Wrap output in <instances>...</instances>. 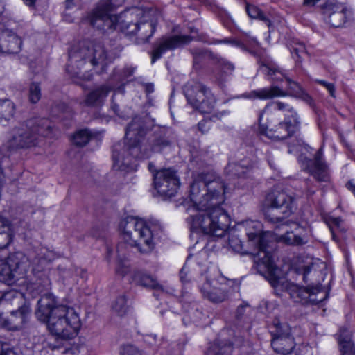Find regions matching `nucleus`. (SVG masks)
<instances>
[{"mask_svg": "<svg viewBox=\"0 0 355 355\" xmlns=\"http://www.w3.org/2000/svg\"><path fill=\"white\" fill-rule=\"evenodd\" d=\"M225 182L213 173H200L190 185L189 209L196 213L187 218L193 232L220 237L230 225V218L220 207L225 200Z\"/></svg>", "mask_w": 355, "mask_h": 355, "instance_id": "obj_1", "label": "nucleus"}, {"mask_svg": "<svg viewBox=\"0 0 355 355\" xmlns=\"http://www.w3.org/2000/svg\"><path fill=\"white\" fill-rule=\"evenodd\" d=\"M247 231L248 245L259 249L255 267L257 272L263 276L278 291H287L295 302L303 304H318L328 297L327 291L321 287L320 283L301 287L279 277V270L272 262L270 253L266 250L272 234L263 232L259 221L248 220L243 223Z\"/></svg>", "mask_w": 355, "mask_h": 355, "instance_id": "obj_2", "label": "nucleus"}, {"mask_svg": "<svg viewBox=\"0 0 355 355\" xmlns=\"http://www.w3.org/2000/svg\"><path fill=\"white\" fill-rule=\"evenodd\" d=\"M110 0H102L89 16L92 26L100 30H112L119 28L127 35H137L142 43L148 42L155 31V11L134 7L119 15L111 14Z\"/></svg>", "mask_w": 355, "mask_h": 355, "instance_id": "obj_3", "label": "nucleus"}, {"mask_svg": "<svg viewBox=\"0 0 355 355\" xmlns=\"http://www.w3.org/2000/svg\"><path fill=\"white\" fill-rule=\"evenodd\" d=\"M150 119L135 116L127 127L125 143H118L114 146V166L120 170L130 167L134 158H144L149 155V149L143 143L148 127Z\"/></svg>", "mask_w": 355, "mask_h": 355, "instance_id": "obj_4", "label": "nucleus"}, {"mask_svg": "<svg viewBox=\"0 0 355 355\" xmlns=\"http://www.w3.org/2000/svg\"><path fill=\"white\" fill-rule=\"evenodd\" d=\"M119 228L122 239L142 253L150 252L154 249L157 238L162 231L158 222L132 216L122 219Z\"/></svg>", "mask_w": 355, "mask_h": 355, "instance_id": "obj_5", "label": "nucleus"}, {"mask_svg": "<svg viewBox=\"0 0 355 355\" xmlns=\"http://www.w3.org/2000/svg\"><path fill=\"white\" fill-rule=\"evenodd\" d=\"M37 318L46 324L49 331L58 338H64L67 328V307L58 304L52 295H45L37 302Z\"/></svg>", "mask_w": 355, "mask_h": 355, "instance_id": "obj_6", "label": "nucleus"}, {"mask_svg": "<svg viewBox=\"0 0 355 355\" xmlns=\"http://www.w3.org/2000/svg\"><path fill=\"white\" fill-rule=\"evenodd\" d=\"M50 122L46 119H32L26 123L13 128L8 139L10 148H24L36 146L39 137H48L50 134Z\"/></svg>", "mask_w": 355, "mask_h": 355, "instance_id": "obj_7", "label": "nucleus"}, {"mask_svg": "<svg viewBox=\"0 0 355 355\" xmlns=\"http://www.w3.org/2000/svg\"><path fill=\"white\" fill-rule=\"evenodd\" d=\"M274 121V114L268 106L266 107L259 116V132L261 135L275 141L291 137L300 126L299 118L290 119V115H286L284 121L277 125H275Z\"/></svg>", "mask_w": 355, "mask_h": 355, "instance_id": "obj_8", "label": "nucleus"}, {"mask_svg": "<svg viewBox=\"0 0 355 355\" xmlns=\"http://www.w3.org/2000/svg\"><path fill=\"white\" fill-rule=\"evenodd\" d=\"M265 202L268 206L265 217L270 223L288 225V221H284L288 218L295 209V199L286 192L272 190L266 196Z\"/></svg>", "mask_w": 355, "mask_h": 355, "instance_id": "obj_9", "label": "nucleus"}, {"mask_svg": "<svg viewBox=\"0 0 355 355\" xmlns=\"http://www.w3.org/2000/svg\"><path fill=\"white\" fill-rule=\"evenodd\" d=\"M286 80L288 85V94L282 91L279 87L277 86H272L268 88H263L259 90L252 91L249 94H245V96L249 98H259L262 100H266L277 96H286L287 95H290L301 98L309 103H311V96L302 89L298 83L293 81L289 78H286Z\"/></svg>", "mask_w": 355, "mask_h": 355, "instance_id": "obj_10", "label": "nucleus"}, {"mask_svg": "<svg viewBox=\"0 0 355 355\" xmlns=\"http://www.w3.org/2000/svg\"><path fill=\"white\" fill-rule=\"evenodd\" d=\"M180 180L176 171L172 168H163L153 174V187L162 196L171 198L177 193Z\"/></svg>", "mask_w": 355, "mask_h": 355, "instance_id": "obj_11", "label": "nucleus"}, {"mask_svg": "<svg viewBox=\"0 0 355 355\" xmlns=\"http://www.w3.org/2000/svg\"><path fill=\"white\" fill-rule=\"evenodd\" d=\"M326 21L333 27L342 26L352 17L351 10L344 3L328 1L322 6Z\"/></svg>", "mask_w": 355, "mask_h": 355, "instance_id": "obj_12", "label": "nucleus"}, {"mask_svg": "<svg viewBox=\"0 0 355 355\" xmlns=\"http://www.w3.org/2000/svg\"><path fill=\"white\" fill-rule=\"evenodd\" d=\"M275 326L276 330L271 343L272 348L277 353L289 354L295 348L293 338L290 336L289 327L279 322L275 323Z\"/></svg>", "mask_w": 355, "mask_h": 355, "instance_id": "obj_13", "label": "nucleus"}, {"mask_svg": "<svg viewBox=\"0 0 355 355\" xmlns=\"http://www.w3.org/2000/svg\"><path fill=\"white\" fill-rule=\"evenodd\" d=\"M200 288L203 297L213 303H221L227 299L229 286L225 280L219 282L206 279Z\"/></svg>", "mask_w": 355, "mask_h": 355, "instance_id": "obj_14", "label": "nucleus"}, {"mask_svg": "<svg viewBox=\"0 0 355 355\" xmlns=\"http://www.w3.org/2000/svg\"><path fill=\"white\" fill-rule=\"evenodd\" d=\"M194 37L189 35H174L161 38L156 44L152 53V62L160 58L163 53L169 50L179 48L189 43Z\"/></svg>", "mask_w": 355, "mask_h": 355, "instance_id": "obj_15", "label": "nucleus"}, {"mask_svg": "<svg viewBox=\"0 0 355 355\" xmlns=\"http://www.w3.org/2000/svg\"><path fill=\"white\" fill-rule=\"evenodd\" d=\"M84 54L86 60L94 67H100L102 70L114 60V58L108 53L107 49L101 43L91 44Z\"/></svg>", "mask_w": 355, "mask_h": 355, "instance_id": "obj_16", "label": "nucleus"}, {"mask_svg": "<svg viewBox=\"0 0 355 355\" xmlns=\"http://www.w3.org/2000/svg\"><path fill=\"white\" fill-rule=\"evenodd\" d=\"M31 312L30 306L24 305L18 310L12 311L9 319L5 318L0 314V325L9 330L19 329L28 322Z\"/></svg>", "mask_w": 355, "mask_h": 355, "instance_id": "obj_17", "label": "nucleus"}, {"mask_svg": "<svg viewBox=\"0 0 355 355\" xmlns=\"http://www.w3.org/2000/svg\"><path fill=\"white\" fill-rule=\"evenodd\" d=\"M210 91L203 84L191 80L188 82L184 88V95L188 103L194 108L202 98Z\"/></svg>", "mask_w": 355, "mask_h": 355, "instance_id": "obj_18", "label": "nucleus"}, {"mask_svg": "<svg viewBox=\"0 0 355 355\" xmlns=\"http://www.w3.org/2000/svg\"><path fill=\"white\" fill-rule=\"evenodd\" d=\"M21 39L9 30L0 31V52L4 53H17L21 49Z\"/></svg>", "mask_w": 355, "mask_h": 355, "instance_id": "obj_19", "label": "nucleus"}, {"mask_svg": "<svg viewBox=\"0 0 355 355\" xmlns=\"http://www.w3.org/2000/svg\"><path fill=\"white\" fill-rule=\"evenodd\" d=\"M322 148L317 152L313 161L310 160L309 171L310 173L318 180L327 182L328 180L327 166L322 161Z\"/></svg>", "mask_w": 355, "mask_h": 355, "instance_id": "obj_20", "label": "nucleus"}, {"mask_svg": "<svg viewBox=\"0 0 355 355\" xmlns=\"http://www.w3.org/2000/svg\"><path fill=\"white\" fill-rule=\"evenodd\" d=\"M279 241L291 245H302L308 242L304 229L296 225L293 231L286 232L277 239Z\"/></svg>", "mask_w": 355, "mask_h": 355, "instance_id": "obj_21", "label": "nucleus"}, {"mask_svg": "<svg viewBox=\"0 0 355 355\" xmlns=\"http://www.w3.org/2000/svg\"><path fill=\"white\" fill-rule=\"evenodd\" d=\"M15 237V231L11 221L0 214V249L10 245Z\"/></svg>", "mask_w": 355, "mask_h": 355, "instance_id": "obj_22", "label": "nucleus"}, {"mask_svg": "<svg viewBox=\"0 0 355 355\" xmlns=\"http://www.w3.org/2000/svg\"><path fill=\"white\" fill-rule=\"evenodd\" d=\"M112 88L107 85H101L90 92L86 98L85 103L89 106H99L103 103Z\"/></svg>", "mask_w": 355, "mask_h": 355, "instance_id": "obj_23", "label": "nucleus"}, {"mask_svg": "<svg viewBox=\"0 0 355 355\" xmlns=\"http://www.w3.org/2000/svg\"><path fill=\"white\" fill-rule=\"evenodd\" d=\"M338 345L342 355H354V345L352 340V334L347 328H341L338 336Z\"/></svg>", "mask_w": 355, "mask_h": 355, "instance_id": "obj_24", "label": "nucleus"}, {"mask_svg": "<svg viewBox=\"0 0 355 355\" xmlns=\"http://www.w3.org/2000/svg\"><path fill=\"white\" fill-rule=\"evenodd\" d=\"M132 279L136 284L152 289H158L162 292L164 291L163 286L160 285L155 279L141 271H135L132 276Z\"/></svg>", "mask_w": 355, "mask_h": 355, "instance_id": "obj_25", "label": "nucleus"}, {"mask_svg": "<svg viewBox=\"0 0 355 355\" xmlns=\"http://www.w3.org/2000/svg\"><path fill=\"white\" fill-rule=\"evenodd\" d=\"M228 243L230 247L235 252L242 254H250L254 256V261L257 259V252L259 249H254L251 245L247 243V246L244 247L241 239L236 235H231L228 239Z\"/></svg>", "mask_w": 355, "mask_h": 355, "instance_id": "obj_26", "label": "nucleus"}, {"mask_svg": "<svg viewBox=\"0 0 355 355\" xmlns=\"http://www.w3.org/2000/svg\"><path fill=\"white\" fill-rule=\"evenodd\" d=\"M15 113V105L10 99L0 98V123H7Z\"/></svg>", "mask_w": 355, "mask_h": 355, "instance_id": "obj_27", "label": "nucleus"}, {"mask_svg": "<svg viewBox=\"0 0 355 355\" xmlns=\"http://www.w3.org/2000/svg\"><path fill=\"white\" fill-rule=\"evenodd\" d=\"M216 107V98L211 91H209L194 108L202 114H211L215 110Z\"/></svg>", "mask_w": 355, "mask_h": 355, "instance_id": "obj_28", "label": "nucleus"}, {"mask_svg": "<svg viewBox=\"0 0 355 355\" xmlns=\"http://www.w3.org/2000/svg\"><path fill=\"white\" fill-rule=\"evenodd\" d=\"M241 341L240 340H235L233 343H227L224 340H217L210 348L211 352L216 355H230L233 345L239 347Z\"/></svg>", "mask_w": 355, "mask_h": 355, "instance_id": "obj_29", "label": "nucleus"}, {"mask_svg": "<svg viewBox=\"0 0 355 355\" xmlns=\"http://www.w3.org/2000/svg\"><path fill=\"white\" fill-rule=\"evenodd\" d=\"M96 136V134L89 129L77 130L71 137L72 143L79 147H83Z\"/></svg>", "mask_w": 355, "mask_h": 355, "instance_id": "obj_30", "label": "nucleus"}, {"mask_svg": "<svg viewBox=\"0 0 355 355\" xmlns=\"http://www.w3.org/2000/svg\"><path fill=\"white\" fill-rule=\"evenodd\" d=\"M296 273L302 275V279L305 282L313 280V277L316 276H322L320 271L315 268V265L310 263L308 265L300 266L294 268Z\"/></svg>", "mask_w": 355, "mask_h": 355, "instance_id": "obj_31", "label": "nucleus"}, {"mask_svg": "<svg viewBox=\"0 0 355 355\" xmlns=\"http://www.w3.org/2000/svg\"><path fill=\"white\" fill-rule=\"evenodd\" d=\"M171 131L164 128L161 130V135L157 136L154 140L151 146L153 151H161L163 148L171 145V141L169 139Z\"/></svg>", "mask_w": 355, "mask_h": 355, "instance_id": "obj_32", "label": "nucleus"}, {"mask_svg": "<svg viewBox=\"0 0 355 355\" xmlns=\"http://www.w3.org/2000/svg\"><path fill=\"white\" fill-rule=\"evenodd\" d=\"M80 309L68 307V327L71 329V334L76 335L81 328L82 322L80 318Z\"/></svg>", "mask_w": 355, "mask_h": 355, "instance_id": "obj_33", "label": "nucleus"}, {"mask_svg": "<svg viewBox=\"0 0 355 355\" xmlns=\"http://www.w3.org/2000/svg\"><path fill=\"white\" fill-rule=\"evenodd\" d=\"M112 309L118 315L123 316L126 314L128 306L125 294L120 295L112 302Z\"/></svg>", "mask_w": 355, "mask_h": 355, "instance_id": "obj_34", "label": "nucleus"}, {"mask_svg": "<svg viewBox=\"0 0 355 355\" xmlns=\"http://www.w3.org/2000/svg\"><path fill=\"white\" fill-rule=\"evenodd\" d=\"M246 10L250 18L259 19L264 22L269 28H270V20L257 6L254 5H247Z\"/></svg>", "mask_w": 355, "mask_h": 355, "instance_id": "obj_35", "label": "nucleus"}, {"mask_svg": "<svg viewBox=\"0 0 355 355\" xmlns=\"http://www.w3.org/2000/svg\"><path fill=\"white\" fill-rule=\"evenodd\" d=\"M325 222L330 229L332 239L337 242L336 232L344 230L342 227V219L340 217L328 216L325 218Z\"/></svg>", "mask_w": 355, "mask_h": 355, "instance_id": "obj_36", "label": "nucleus"}, {"mask_svg": "<svg viewBox=\"0 0 355 355\" xmlns=\"http://www.w3.org/2000/svg\"><path fill=\"white\" fill-rule=\"evenodd\" d=\"M273 105H274V110L284 111L285 116H286V115H290V119L298 118L297 112L289 105L284 103L280 101H277V102L274 103Z\"/></svg>", "mask_w": 355, "mask_h": 355, "instance_id": "obj_37", "label": "nucleus"}, {"mask_svg": "<svg viewBox=\"0 0 355 355\" xmlns=\"http://www.w3.org/2000/svg\"><path fill=\"white\" fill-rule=\"evenodd\" d=\"M41 98V89L38 83H33L29 87V101L32 103H37Z\"/></svg>", "mask_w": 355, "mask_h": 355, "instance_id": "obj_38", "label": "nucleus"}, {"mask_svg": "<svg viewBox=\"0 0 355 355\" xmlns=\"http://www.w3.org/2000/svg\"><path fill=\"white\" fill-rule=\"evenodd\" d=\"M83 347V343L80 338H76L70 341L68 340V354L71 353L72 355H78Z\"/></svg>", "mask_w": 355, "mask_h": 355, "instance_id": "obj_39", "label": "nucleus"}, {"mask_svg": "<svg viewBox=\"0 0 355 355\" xmlns=\"http://www.w3.org/2000/svg\"><path fill=\"white\" fill-rule=\"evenodd\" d=\"M121 355H141V351L132 345H125L121 347Z\"/></svg>", "mask_w": 355, "mask_h": 355, "instance_id": "obj_40", "label": "nucleus"}, {"mask_svg": "<svg viewBox=\"0 0 355 355\" xmlns=\"http://www.w3.org/2000/svg\"><path fill=\"white\" fill-rule=\"evenodd\" d=\"M130 271V266L126 260H119L116 268L118 275L124 277Z\"/></svg>", "mask_w": 355, "mask_h": 355, "instance_id": "obj_41", "label": "nucleus"}, {"mask_svg": "<svg viewBox=\"0 0 355 355\" xmlns=\"http://www.w3.org/2000/svg\"><path fill=\"white\" fill-rule=\"evenodd\" d=\"M260 71H261L264 74H266L269 76H275L277 73H279L282 76H283V73L279 71L277 69L271 67L267 64H261L259 68Z\"/></svg>", "mask_w": 355, "mask_h": 355, "instance_id": "obj_42", "label": "nucleus"}, {"mask_svg": "<svg viewBox=\"0 0 355 355\" xmlns=\"http://www.w3.org/2000/svg\"><path fill=\"white\" fill-rule=\"evenodd\" d=\"M315 81L317 83L324 87L327 89V90L329 92V93L331 97L335 98L336 88H335V85L333 83H328L324 80H316Z\"/></svg>", "mask_w": 355, "mask_h": 355, "instance_id": "obj_43", "label": "nucleus"}, {"mask_svg": "<svg viewBox=\"0 0 355 355\" xmlns=\"http://www.w3.org/2000/svg\"><path fill=\"white\" fill-rule=\"evenodd\" d=\"M219 64L222 69L225 72H232L234 69V64L221 58L219 60Z\"/></svg>", "mask_w": 355, "mask_h": 355, "instance_id": "obj_44", "label": "nucleus"}, {"mask_svg": "<svg viewBox=\"0 0 355 355\" xmlns=\"http://www.w3.org/2000/svg\"><path fill=\"white\" fill-rule=\"evenodd\" d=\"M306 53V49L304 44H298L295 47H293L291 50V53L294 57V55H296L297 57H301L302 54Z\"/></svg>", "mask_w": 355, "mask_h": 355, "instance_id": "obj_45", "label": "nucleus"}, {"mask_svg": "<svg viewBox=\"0 0 355 355\" xmlns=\"http://www.w3.org/2000/svg\"><path fill=\"white\" fill-rule=\"evenodd\" d=\"M26 290L30 292V293L32 295L33 297H35L36 295L42 292V289L35 286V284H28L26 286Z\"/></svg>", "mask_w": 355, "mask_h": 355, "instance_id": "obj_46", "label": "nucleus"}, {"mask_svg": "<svg viewBox=\"0 0 355 355\" xmlns=\"http://www.w3.org/2000/svg\"><path fill=\"white\" fill-rule=\"evenodd\" d=\"M144 341L150 346H153L155 345L157 341L156 335L154 334H147L144 336Z\"/></svg>", "mask_w": 355, "mask_h": 355, "instance_id": "obj_47", "label": "nucleus"}, {"mask_svg": "<svg viewBox=\"0 0 355 355\" xmlns=\"http://www.w3.org/2000/svg\"><path fill=\"white\" fill-rule=\"evenodd\" d=\"M243 165H240V164H229L228 165V168L229 170H232V169H234L235 170V175H242L244 172L243 171H241V169L243 168Z\"/></svg>", "mask_w": 355, "mask_h": 355, "instance_id": "obj_48", "label": "nucleus"}, {"mask_svg": "<svg viewBox=\"0 0 355 355\" xmlns=\"http://www.w3.org/2000/svg\"><path fill=\"white\" fill-rule=\"evenodd\" d=\"M0 355H15L14 352L7 347V346H3L1 342H0Z\"/></svg>", "mask_w": 355, "mask_h": 355, "instance_id": "obj_49", "label": "nucleus"}, {"mask_svg": "<svg viewBox=\"0 0 355 355\" xmlns=\"http://www.w3.org/2000/svg\"><path fill=\"white\" fill-rule=\"evenodd\" d=\"M298 355H311V347L308 345H302L299 348Z\"/></svg>", "mask_w": 355, "mask_h": 355, "instance_id": "obj_50", "label": "nucleus"}, {"mask_svg": "<svg viewBox=\"0 0 355 355\" xmlns=\"http://www.w3.org/2000/svg\"><path fill=\"white\" fill-rule=\"evenodd\" d=\"M73 272L76 275L79 276L81 279H86L87 277V272L86 270L78 268V267H73Z\"/></svg>", "mask_w": 355, "mask_h": 355, "instance_id": "obj_51", "label": "nucleus"}, {"mask_svg": "<svg viewBox=\"0 0 355 355\" xmlns=\"http://www.w3.org/2000/svg\"><path fill=\"white\" fill-rule=\"evenodd\" d=\"M188 269L187 268L186 266H184L180 272V280L183 282V283H185L187 282V274H188Z\"/></svg>", "mask_w": 355, "mask_h": 355, "instance_id": "obj_52", "label": "nucleus"}, {"mask_svg": "<svg viewBox=\"0 0 355 355\" xmlns=\"http://www.w3.org/2000/svg\"><path fill=\"white\" fill-rule=\"evenodd\" d=\"M223 42L224 43H228V44H231L236 46H240L243 50H246L245 46H243L239 42H238V41H236L235 40L225 39Z\"/></svg>", "mask_w": 355, "mask_h": 355, "instance_id": "obj_53", "label": "nucleus"}, {"mask_svg": "<svg viewBox=\"0 0 355 355\" xmlns=\"http://www.w3.org/2000/svg\"><path fill=\"white\" fill-rule=\"evenodd\" d=\"M206 121H200L199 123H198V128L202 132H205L207 130V129L209 128V127H205L206 125Z\"/></svg>", "mask_w": 355, "mask_h": 355, "instance_id": "obj_54", "label": "nucleus"}, {"mask_svg": "<svg viewBox=\"0 0 355 355\" xmlns=\"http://www.w3.org/2000/svg\"><path fill=\"white\" fill-rule=\"evenodd\" d=\"M320 0H304V4L306 6H313Z\"/></svg>", "mask_w": 355, "mask_h": 355, "instance_id": "obj_55", "label": "nucleus"}, {"mask_svg": "<svg viewBox=\"0 0 355 355\" xmlns=\"http://www.w3.org/2000/svg\"><path fill=\"white\" fill-rule=\"evenodd\" d=\"M80 0H68V9L73 6H79Z\"/></svg>", "mask_w": 355, "mask_h": 355, "instance_id": "obj_56", "label": "nucleus"}, {"mask_svg": "<svg viewBox=\"0 0 355 355\" xmlns=\"http://www.w3.org/2000/svg\"><path fill=\"white\" fill-rule=\"evenodd\" d=\"M111 108H112V110L114 111V112L116 114L119 115V113H118V105H116L115 103H112Z\"/></svg>", "mask_w": 355, "mask_h": 355, "instance_id": "obj_57", "label": "nucleus"}, {"mask_svg": "<svg viewBox=\"0 0 355 355\" xmlns=\"http://www.w3.org/2000/svg\"><path fill=\"white\" fill-rule=\"evenodd\" d=\"M24 3L29 6H32L35 4V0H24Z\"/></svg>", "mask_w": 355, "mask_h": 355, "instance_id": "obj_58", "label": "nucleus"}, {"mask_svg": "<svg viewBox=\"0 0 355 355\" xmlns=\"http://www.w3.org/2000/svg\"><path fill=\"white\" fill-rule=\"evenodd\" d=\"M146 92L148 93H150L153 92V85H148L146 86Z\"/></svg>", "mask_w": 355, "mask_h": 355, "instance_id": "obj_59", "label": "nucleus"}, {"mask_svg": "<svg viewBox=\"0 0 355 355\" xmlns=\"http://www.w3.org/2000/svg\"><path fill=\"white\" fill-rule=\"evenodd\" d=\"M244 308H245V306H243V305L239 306L238 307V309H237V312H238L239 313L241 314Z\"/></svg>", "mask_w": 355, "mask_h": 355, "instance_id": "obj_60", "label": "nucleus"}, {"mask_svg": "<svg viewBox=\"0 0 355 355\" xmlns=\"http://www.w3.org/2000/svg\"><path fill=\"white\" fill-rule=\"evenodd\" d=\"M192 313L193 315H196L198 317L200 316V315H202V313L198 311L197 309H196L194 311H193Z\"/></svg>", "mask_w": 355, "mask_h": 355, "instance_id": "obj_61", "label": "nucleus"}, {"mask_svg": "<svg viewBox=\"0 0 355 355\" xmlns=\"http://www.w3.org/2000/svg\"><path fill=\"white\" fill-rule=\"evenodd\" d=\"M4 10V6L1 2H0V15L3 13Z\"/></svg>", "mask_w": 355, "mask_h": 355, "instance_id": "obj_62", "label": "nucleus"}, {"mask_svg": "<svg viewBox=\"0 0 355 355\" xmlns=\"http://www.w3.org/2000/svg\"><path fill=\"white\" fill-rule=\"evenodd\" d=\"M272 80H282V78H281V77H277H277H274V78H272Z\"/></svg>", "mask_w": 355, "mask_h": 355, "instance_id": "obj_63", "label": "nucleus"}, {"mask_svg": "<svg viewBox=\"0 0 355 355\" xmlns=\"http://www.w3.org/2000/svg\"><path fill=\"white\" fill-rule=\"evenodd\" d=\"M212 118L218 119L220 117L218 114L213 115Z\"/></svg>", "mask_w": 355, "mask_h": 355, "instance_id": "obj_64", "label": "nucleus"}]
</instances>
